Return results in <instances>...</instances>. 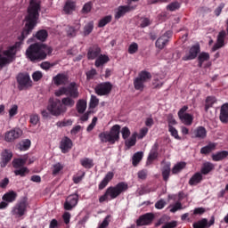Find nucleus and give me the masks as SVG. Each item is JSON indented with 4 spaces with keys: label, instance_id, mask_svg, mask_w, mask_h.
I'll use <instances>...</instances> for the list:
<instances>
[{
    "label": "nucleus",
    "instance_id": "f257e3e1",
    "mask_svg": "<svg viewBox=\"0 0 228 228\" xmlns=\"http://www.w3.org/2000/svg\"><path fill=\"white\" fill-rule=\"evenodd\" d=\"M40 0H31L28 8V13L25 17V28L21 33L22 40L35 29L40 17Z\"/></svg>",
    "mask_w": 228,
    "mask_h": 228
},
{
    "label": "nucleus",
    "instance_id": "f03ea898",
    "mask_svg": "<svg viewBox=\"0 0 228 228\" xmlns=\"http://www.w3.org/2000/svg\"><path fill=\"white\" fill-rule=\"evenodd\" d=\"M53 53V48L47 46L45 44L35 43L30 45L26 52L25 56L30 61L34 63L37 61H42L47 58V54H51Z\"/></svg>",
    "mask_w": 228,
    "mask_h": 228
},
{
    "label": "nucleus",
    "instance_id": "7ed1b4c3",
    "mask_svg": "<svg viewBox=\"0 0 228 228\" xmlns=\"http://www.w3.org/2000/svg\"><path fill=\"white\" fill-rule=\"evenodd\" d=\"M129 185L126 182H120L115 186L108 187L105 193L99 198V202H106V200H114L117 197H120L124 191H127Z\"/></svg>",
    "mask_w": 228,
    "mask_h": 228
},
{
    "label": "nucleus",
    "instance_id": "20e7f679",
    "mask_svg": "<svg viewBox=\"0 0 228 228\" xmlns=\"http://www.w3.org/2000/svg\"><path fill=\"white\" fill-rule=\"evenodd\" d=\"M98 137L102 143H110V145H114L116 142L120 140V126L118 125H115L111 127L110 132H102L99 134Z\"/></svg>",
    "mask_w": 228,
    "mask_h": 228
},
{
    "label": "nucleus",
    "instance_id": "39448f33",
    "mask_svg": "<svg viewBox=\"0 0 228 228\" xmlns=\"http://www.w3.org/2000/svg\"><path fill=\"white\" fill-rule=\"evenodd\" d=\"M20 45H22V41L16 42L12 46H10L0 54V68H3L4 65H8V63H12V61H13V58H15V54H17V51H20Z\"/></svg>",
    "mask_w": 228,
    "mask_h": 228
},
{
    "label": "nucleus",
    "instance_id": "423d86ee",
    "mask_svg": "<svg viewBox=\"0 0 228 228\" xmlns=\"http://www.w3.org/2000/svg\"><path fill=\"white\" fill-rule=\"evenodd\" d=\"M47 110L53 117H60V115H63L67 111V107L63 106L60 99H50Z\"/></svg>",
    "mask_w": 228,
    "mask_h": 228
},
{
    "label": "nucleus",
    "instance_id": "0eeeda50",
    "mask_svg": "<svg viewBox=\"0 0 228 228\" xmlns=\"http://www.w3.org/2000/svg\"><path fill=\"white\" fill-rule=\"evenodd\" d=\"M152 79V75L151 72L142 70L138 74V77L134 79V88L139 92H143L145 88V84L147 81Z\"/></svg>",
    "mask_w": 228,
    "mask_h": 228
},
{
    "label": "nucleus",
    "instance_id": "6e6552de",
    "mask_svg": "<svg viewBox=\"0 0 228 228\" xmlns=\"http://www.w3.org/2000/svg\"><path fill=\"white\" fill-rule=\"evenodd\" d=\"M26 211H28V200L24 198L12 208V215L16 218H20L26 215Z\"/></svg>",
    "mask_w": 228,
    "mask_h": 228
},
{
    "label": "nucleus",
    "instance_id": "1a4fd4ad",
    "mask_svg": "<svg viewBox=\"0 0 228 228\" xmlns=\"http://www.w3.org/2000/svg\"><path fill=\"white\" fill-rule=\"evenodd\" d=\"M17 81L19 84V90H24L26 88H29L31 86V77H29V74L28 73H20L17 76Z\"/></svg>",
    "mask_w": 228,
    "mask_h": 228
},
{
    "label": "nucleus",
    "instance_id": "9d476101",
    "mask_svg": "<svg viewBox=\"0 0 228 228\" xmlns=\"http://www.w3.org/2000/svg\"><path fill=\"white\" fill-rule=\"evenodd\" d=\"M77 202H79V195L77 193L70 194L66 199L64 209L66 211H72L77 206Z\"/></svg>",
    "mask_w": 228,
    "mask_h": 228
},
{
    "label": "nucleus",
    "instance_id": "9b49d317",
    "mask_svg": "<svg viewBox=\"0 0 228 228\" xmlns=\"http://www.w3.org/2000/svg\"><path fill=\"white\" fill-rule=\"evenodd\" d=\"M113 85L110 82H103L95 86L94 92L97 95H108L111 92Z\"/></svg>",
    "mask_w": 228,
    "mask_h": 228
},
{
    "label": "nucleus",
    "instance_id": "f8f14e48",
    "mask_svg": "<svg viewBox=\"0 0 228 228\" xmlns=\"http://www.w3.org/2000/svg\"><path fill=\"white\" fill-rule=\"evenodd\" d=\"M199 53H200V45L196 44L192 45L189 52L182 58L183 61H190L197 58Z\"/></svg>",
    "mask_w": 228,
    "mask_h": 228
},
{
    "label": "nucleus",
    "instance_id": "ddd939ff",
    "mask_svg": "<svg viewBox=\"0 0 228 228\" xmlns=\"http://www.w3.org/2000/svg\"><path fill=\"white\" fill-rule=\"evenodd\" d=\"M154 220V214L152 213H146L142 216H141L137 221H136V225L138 227H142L143 225H151Z\"/></svg>",
    "mask_w": 228,
    "mask_h": 228
},
{
    "label": "nucleus",
    "instance_id": "4468645a",
    "mask_svg": "<svg viewBox=\"0 0 228 228\" xmlns=\"http://www.w3.org/2000/svg\"><path fill=\"white\" fill-rule=\"evenodd\" d=\"M20 136H22V130L20 128H14L5 133L4 140L5 142H15Z\"/></svg>",
    "mask_w": 228,
    "mask_h": 228
},
{
    "label": "nucleus",
    "instance_id": "2eb2a0df",
    "mask_svg": "<svg viewBox=\"0 0 228 228\" xmlns=\"http://www.w3.org/2000/svg\"><path fill=\"white\" fill-rule=\"evenodd\" d=\"M134 6L131 5H120L115 10V19L118 20V19H121V17H124L126 13H129V12H133L134 10Z\"/></svg>",
    "mask_w": 228,
    "mask_h": 228
},
{
    "label": "nucleus",
    "instance_id": "dca6fc26",
    "mask_svg": "<svg viewBox=\"0 0 228 228\" xmlns=\"http://www.w3.org/2000/svg\"><path fill=\"white\" fill-rule=\"evenodd\" d=\"M170 37H172V31L168 30L157 39L155 43L156 47H158V49H165V45L168 44V40H170Z\"/></svg>",
    "mask_w": 228,
    "mask_h": 228
},
{
    "label": "nucleus",
    "instance_id": "f3484780",
    "mask_svg": "<svg viewBox=\"0 0 228 228\" xmlns=\"http://www.w3.org/2000/svg\"><path fill=\"white\" fill-rule=\"evenodd\" d=\"M211 225H215V216H212L209 222L207 218H202L193 224V228H209Z\"/></svg>",
    "mask_w": 228,
    "mask_h": 228
},
{
    "label": "nucleus",
    "instance_id": "a211bd4d",
    "mask_svg": "<svg viewBox=\"0 0 228 228\" xmlns=\"http://www.w3.org/2000/svg\"><path fill=\"white\" fill-rule=\"evenodd\" d=\"M81 29V23H76L74 26L69 25L66 28V35L68 38H74Z\"/></svg>",
    "mask_w": 228,
    "mask_h": 228
},
{
    "label": "nucleus",
    "instance_id": "6ab92c4d",
    "mask_svg": "<svg viewBox=\"0 0 228 228\" xmlns=\"http://www.w3.org/2000/svg\"><path fill=\"white\" fill-rule=\"evenodd\" d=\"M53 82L56 86H61V85L69 83V77L64 73H59L53 77Z\"/></svg>",
    "mask_w": 228,
    "mask_h": 228
},
{
    "label": "nucleus",
    "instance_id": "aec40b11",
    "mask_svg": "<svg viewBox=\"0 0 228 228\" xmlns=\"http://www.w3.org/2000/svg\"><path fill=\"white\" fill-rule=\"evenodd\" d=\"M100 55H101V47H99V45H94L89 47L87 51V59L96 60Z\"/></svg>",
    "mask_w": 228,
    "mask_h": 228
},
{
    "label": "nucleus",
    "instance_id": "412c9836",
    "mask_svg": "<svg viewBox=\"0 0 228 228\" xmlns=\"http://www.w3.org/2000/svg\"><path fill=\"white\" fill-rule=\"evenodd\" d=\"M67 88V95H69L72 99H77L79 97V91H77V86L76 82H71Z\"/></svg>",
    "mask_w": 228,
    "mask_h": 228
},
{
    "label": "nucleus",
    "instance_id": "4be33fe9",
    "mask_svg": "<svg viewBox=\"0 0 228 228\" xmlns=\"http://www.w3.org/2000/svg\"><path fill=\"white\" fill-rule=\"evenodd\" d=\"M60 149L61 150V152H63V154L69 152V151L72 149V140H70V138L69 137L62 138V140L61 141Z\"/></svg>",
    "mask_w": 228,
    "mask_h": 228
},
{
    "label": "nucleus",
    "instance_id": "5701e85b",
    "mask_svg": "<svg viewBox=\"0 0 228 228\" xmlns=\"http://www.w3.org/2000/svg\"><path fill=\"white\" fill-rule=\"evenodd\" d=\"M225 30H222L221 32H219L218 36H217V42L216 44L212 47V51H218V49H220L221 47H224V42L225 40Z\"/></svg>",
    "mask_w": 228,
    "mask_h": 228
},
{
    "label": "nucleus",
    "instance_id": "b1692460",
    "mask_svg": "<svg viewBox=\"0 0 228 228\" xmlns=\"http://www.w3.org/2000/svg\"><path fill=\"white\" fill-rule=\"evenodd\" d=\"M113 177H115V173L111 171L108 172L102 182L99 183V190H104L107 184H109L110 182L113 179Z\"/></svg>",
    "mask_w": 228,
    "mask_h": 228
},
{
    "label": "nucleus",
    "instance_id": "393cba45",
    "mask_svg": "<svg viewBox=\"0 0 228 228\" xmlns=\"http://www.w3.org/2000/svg\"><path fill=\"white\" fill-rule=\"evenodd\" d=\"M12 158H13V153L9 150H5L2 152V161L0 163L2 167H6L10 161H12Z\"/></svg>",
    "mask_w": 228,
    "mask_h": 228
},
{
    "label": "nucleus",
    "instance_id": "a878e982",
    "mask_svg": "<svg viewBox=\"0 0 228 228\" xmlns=\"http://www.w3.org/2000/svg\"><path fill=\"white\" fill-rule=\"evenodd\" d=\"M194 138H198V140H204L206 136H208V131L206 130V127L204 126H198L193 131Z\"/></svg>",
    "mask_w": 228,
    "mask_h": 228
},
{
    "label": "nucleus",
    "instance_id": "bb28decb",
    "mask_svg": "<svg viewBox=\"0 0 228 228\" xmlns=\"http://www.w3.org/2000/svg\"><path fill=\"white\" fill-rule=\"evenodd\" d=\"M158 156H159L158 144L155 143L149 153L146 164L151 165V163H152V161H154V159H158Z\"/></svg>",
    "mask_w": 228,
    "mask_h": 228
},
{
    "label": "nucleus",
    "instance_id": "cd10ccee",
    "mask_svg": "<svg viewBox=\"0 0 228 228\" xmlns=\"http://www.w3.org/2000/svg\"><path fill=\"white\" fill-rule=\"evenodd\" d=\"M202 173L197 172L195 173L189 180L190 186H197V184H200L202 183Z\"/></svg>",
    "mask_w": 228,
    "mask_h": 228
},
{
    "label": "nucleus",
    "instance_id": "c85d7f7f",
    "mask_svg": "<svg viewBox=\"0 0 228 228\" xmlns=\"http://www.w3.org/2000/svg\"><path fill=\"white\" fill-rule=\"evenodd\" d=\"M219 118L223 124H227L228 122V103L222 105L220 110Z\"/></svg>",
    "mask_w": 228,
    "mask_h": 228
},
{
    "label": "nucleus",
    "instance_id": "c756f323",
    "mask_svg": "<svg viewBox=\"0 0 228 228\" xmlns=\"http://www.w3.org/2000/svg\"><path fill=\"white\" fill-rule=\"evenodd\" d=\"M108 61H110V57L106 54H101L96 57L94 65L95 67L99 68V67H104V65H106V63H108Z\"/></svg>",
    "mask_w": 228,
    "mask_h": 228
},
{
    "label": "nucleus",
    "instance_id": "7c9ffc66",
    "mask_svg": "<svg viewBox=\"0 0 228 228\" xmlns=\"http://www.w3.org/2000/svg\"><path fill=\"white\" fill-rule=\"evenodd\" d=\"M163 167H162V177L163 180L167 183L170 177V162H162Z\"/></svg>",
    "mask_w": 228,
    "mask_h": 228
},
{
    "label": "nucleus",
    "instance_id": "2f4dec72",
    "mask_svg": "<svg viewBox=\"0 0 228 228\" xmlns=\"http://www.w3.org/2000/svg\"><path fill=\"white\" fill-rule=\"evenodd\" d=\"M212 170H215V164L211 162H205L201 167L200 174L201 175H208V174H209V172H212Z\"/></svg>",
    "mask_w": 228,
    "mask_h": 228
},
{
    "label": "nucleus",
    "instance_id": "473e14b6",
    "mask_svg": "<svg viewBox=\"0 0 228 228\" xmlns=\"http://www.w3.org/2000/svg\"><path fill=\"white\" fill-rule=\"evenodd\" d=\"M227 157H228L227 151H217L212 154L213 161H224V159H227Z\"/></svg>",
    "mask_w": 228,
    "mask_h": 228
},
{
    "label": "nucleus",
    "instance_id": "72a5a7b5",
    "mask_svg": "<svg viewBox=\"0 0 228 228\" xmlns=\"http://www.w3.org/2000/svg\"><path fill=\"white\" fill-rule=\"evenodd\" d=\"M184 126H191L193 124V115L187 113L178 117Z\"/></svg>",
    "mask_w": 228,
    "mask_h": 228
},
{
    "label": "nucleus",
    "instance_id": "f704fd0d",
    "mask_svg": "<svg viewBox=\"0 0 228 228\" xmlns=\"http://www.w3.org/2000/svg\"><path fill=\"white\" fill-rule=\"evenodd\" d=\"M63 10L67 15H70V13L76 10V3L72 1H67Z\"/></svg>",
    "mask_w": 228,
    "mask_h": 228
},
{
    "label": "nucleus",
    "instance_id": "c9c22d12",
    "mask_svg": "<svg viewBox=\"0 0 228 228\" xmlns=\"http://www.w3.org/2000/svg\"><path fill=\"white\" fill-rule=\"evenodd\" d=\"M136 136H138V133L134 132L129 139H126L125 145L127 149H131V147L136 145Z\"/></svg>",
    "mask_w": 228,
    "mask_h": 228
},
{
    "label": "nucleus",
    "instance_id": "e433bc0d",
    "mask_svg": "<svg viewBox=\"0 0 228 228\" xmlns=\"http://www.w3.org/2000/svg\"><path fill=\"white\" fill-rule=\"evenodd\" d=\"M2 199L3 200H5V202H15L17 199V192L11 191L5 193Z\"/></svg>",
    "mask_w": 228,
    "mask_h": 228
},
{
    "label": "nucleus",
    "instance_id": "4c0bfd02",
    "mask_svg": "<svg viewBox=\"0 0 228 228\" xmlns=\"http://www.w3.org/2000/svg\"><path fill=\"white\" fill-rule=\"evenodd\" d=\"M143 159V152L142 151H137L134 154L132 158V165L134 167H138V163Z\"/></svg>",
    "mask_w": 228,
    "mask_h": 228
},
{
    "label": "nucleus",
    "instance_id": "58836bf2",
    "mask_svg": "<svg viewBox=\"0 0 228 228\" xmlns=\"http://www.w3.org/2000/svg\"><path fill=\"white\" fill-rule=\"evenodd\" d=\"M216 149V143L209 142L207 146L201 148V154H209V152H213Z\"/></svg>",
    "mask_w": 228,
    "mask_h": 228
},
{
    "label": "nucleus",
    "instance_id": "ea45409f",
    "mask_svg": "<svg viewBox=\"0 0 228 228\" xmlns=\"http://www.w3.org/2000/svg\"><path fill=\"white\" fill-rule=\"evenodd\" d=\"M208 60H209V53L206 52H202L198 56V61H199L198 66L202 67V64L204 63V61H208Z\"/></svg>",
    "mask_w": 228,
    "mask_h": 228
},
{
    "label": "nucleus",
    "instance_id": "a19ab883",
    "mask_svg": "<svg viewBox=\"0 0 228 228\" xmlns=\"http://www.w3.org/2000/svg\"><path fill=\"white\" fill-rule=\"evenodd\" d=\"M185 167H186V163L185 162H178L177 164H175L171 172H172V174H179V172L183 170V168H185Z\"/></svg>",
    "mask_w": 228,
    "mask_h": 228
},
{
    "label": "nucleus",
    "instance_id": "79ce46f5",
    "mask_svg": "<svg viewBox=\"0 0 228 228\" xmlns=\"http://www.w3.org/2000/svg\"><path fill=\"white\" fill-rule=\"evenodd\" d=\"M77 110L78 113H85V111H86V101L79 100L77 102Z\"/></svg>",
    "mask_w": 228,
    "mask_h": 228
},
{
    "label": "nucleus",
    "instance_id": "37998d69",
    "mask_svg": "<svg viewBox=\"0 0 228 228\" xmlns=\"http://www.w3.org/2000/svg\"><path fill=\"white\" fill-rule=\"evenodd\" d=\"M112 19H113V17L111 15L103 17L102 20H100V21L98 23V28H104V26H106L107 24H110V22H111Z\"/></svg>",
    "mask_w": 228,
    "mask_h": 228
},
{
    "label": "nucleus",
    "instance_id": "c03bdc74",
    "mask_svg": "<svg viewBox=\"0 0 228 228\" xmlns=\"http://www.w3.org/2000/svg\"><path fill=\"white\" fill-rule=\"evenodd\" d=\"M80 163L84 168H92L94 167V160L88 158L82 159Z\"/></svg>",
    "mask_w": 228,
    "mask_h": 228
},
{
    "label": "nucleus",
    "instance_id": "a18cd8bd",
    "mask_svg": "<svg viewBox=\"0 0 228 228\" xmlns=\"http://www.w3.org/2000/svg\"><path fill=\"white\" fill-rule=\"evenodd\" d=\"M26 165V159H14L12 161V167L14 168H20Z\"/></svg>",
    "mask_w": 228,
    "mask_h": 228
},
{
    "label": "nucleus",
    "instance_id": "49530a36",
    "mask_svg": "<svg viewBox=\"0 0 228 228\" xmlns=\"http://www.w3.org/2000/svg\"><path fill=\"white\" fill-rule=\"evenodd\" d=\"M47 30H39L36 34V37L41 42H45V40L47 39Z\"/></svg>",
    "mask_w": 228,
    "mask_h": 228
},
{
    "label": "nucleus",
    "instance_id": "de8ad7c7",
    "mask_svg": "<svg viewBox=\"0 0 228 228\" xmlns=\"http://www.w3.org/2000/svg\"><path fill=\"white\" fill-rule=\"evenodd\" d=\"M215 102H216V98H215L213 96L207 97L205 111H208V110H209L211 108V106H213V104H215Z\"/></svg>",
    "mask_w": 228,
    "mask_h": 228
},
{
    "label": "nucleus",
    "instance_id": "09e8293b",
    "mask_svg": "<svg viewBox=\"0 0 228 228\" xmlns=\"http://www.w3.org/2000/svg\"><path fill=\"white\" fill-rule=\"evenodd\" d=\"M94 31V21L88 22L85 27H84V35L85 37H88L90 33Z\"/></svg>",
    "mask_w": 228,
    "mask_h": 228
},
{
    "label": "nucleus",
    "instance_id": "8fccbe9b",
    "mask_svg": "<svg viewBox=\"0 0 228 228\" xmlns=\"http://www.w3.org/2000/svg\"><path fill=\"white\" fill-rule=\"evenodd\" d=\"M61 102L68 108H72L76 104V102L70 97L62 98Z\"/></svg>",
    "mask_w": 228,
    "mask_h": 228
},
{
    "label": "nucleus",
    "instance_id": "3c124183",
    "mask_svg": "<svg viewBox=\"0 0 228 228\" xmlns=\"http://www.w3.org/2000/svg\"><path fill=\"white\" fill-rule=\"evenodd\" d=\"M99 106V98L95 95H91L90 102H89V107L94 110Z\"/></svg>",
    "mask_w": 228,
    "mask_h": 228
},
{
    "label": "nucleus",
    "instance_id": "603ef678",
    "mask_svg": "<svg viewBox=\"0 0 228 228\" xmlns=\"http://www.w3.org/2000/svg\"><path fill=\"white\" fill-rule=\"evenodd\" d=\"M61 170H63V165L61 163L54 164L52 170L53 175H58Z\"/></svg>",
    "mask_w": 228,
    "mask_h": 228
},
{
    "label": "nucleus",
    "instance_id": "864d4df0",
    "mask_svg": "<svg viewBox=\"0 0 228 228\" xmlns=\"http://www.w3.org/2000/svg\"><path fill=\"white\" fill-rule=\"evenodd\" d=\"M31 147V141L29 139H26L25 141L21 142L20 144V151H28Z\"/></svg>",
    "mask_w": 228,
    "mask_h": 228
},
{
    "label": "nucleus",
    "instance_id": "5fc2aeb1",
    "mask_svg": "<svg viewBox=\"0 0 228 228\" xmlns=\"http://www.w3.org/2000/svg\"><path fill=\"white\" fill-rule=\"evenodd\" d=\"M15 175H20V177H25L27 174H29V169L28 167H21L14 171Z\"/></svg>",
    "mask_w": 228,
    "mask_h": 228
},
{
    "label": "nucleus",
    "instance_id": "6e6d98bb",
    "mask_svg": "<svg viewBox=\"0 0 228 228\" xmlns=\"http://www.w3.org/2000/svg\"><path fill=\"white\" fill-rule=\"evenodd\" d=\"M72 119H64L63 121H59L56 123L58 127H68L69 126H72Z\"/></svg>",
    "mask_w": 228,
    "mask_h": 228
},
{
    "label": "nucleus",
    "instance_id": "4d7b16f0",
    "mask_svg": "<svg viewBox=\"0 0 228 228\" xmlns=\"http://www.w3.org/2000/svg\"><path fill=\"white\" fill-rule=\"evenodd\" d=\"M168 131L171 134V136L175 138V140H181V137L179 136V132L177 131V129H175V127L168 126Z\"/></svg>",
    "mask_w": 228,
    "mask_h": 228
},
{
    "label": "nucleus",
    "instance_id": "13d9d810",
    "mask_svg": "<svg viewBox=\"0 0 228 228\" xmlns=\"http://www.w3.org/2000/svg\"><path fill=\"white\" fill-rule=\"evenodd\" d=\"M179 8H181V4L178 2H173L167 6V10L169 12H175V10H179Z\"/></svg>",
    "mask_w": 228,
    "mask_h": 228
},
{
    "label": "nucleus",
    "instance_id": "bf43d9fd",
    "mask_svg": "<svg viewBox=\"0 0 228 228\" xmlns=\"http://www.w3.org/2000/svg\"><path fill=\"white\" fill-rule=\"evenodd\" d=\"M17 113H19V106L17 104H14L9 110V118H13V117H15Z\"/></svg>",
    "mask_w": 228,
    "mask_h": 228
},
{
    "label": "nucleus",
    "instance_id": "052dcab7",
    "mask_svg": "<svg viewBox=\"0 0 228 228\" xmlns=\"http://www.w3.org/2000/svg\"><path fill=\"white\" fill-rule=\"evenodd\" d=\"M121 134L123 140H127L128 136H131V130H129V127L125 126L121 130Z\"/></svg>",
    "mask_w": 228,
    "mask_h": 228
},
{
    "label": "nucleus",
    "instance_id": "680f3d73",
    "mask_svg": "<svg viewBox=\"0 0 228 228\" xmlns=\"http://www.w3.org/2000/svg\"><path fill=\"white\" fill-rule=\"evenodd\" d=\"M148 171L147 169H142L137 173L138 179H141V181H145L147 179Z\"/></svg>",
    "mask_w": 228,
    "mask_h": 228
},
{
    "label": "nucleus",
    "instance_id": "e2e57ef3",
    "mask_svg": "<svg viewBox=\"0 0 228 228\" xmlns=\"http://www.w3.org/2000/svg\"><path fill=\"white\" fill-rule=\"evenodd\" d=\"M92 12V2H87L82 8V13H90Z\"/></svg>",
    "mask_w": 228,
    "mask_h": 228
},
{
    "label": "nucleus",
    "instance_id": "0e129e2a",
    "mask_svg": "<svg viewBox=\"0 0 228 228\" xmlns=\"http://www.w3.org/2000/svg\"><path fill=\"white\" fill-rule=\"evenodd\" d=\"M138 52V44L132 43L128 47L129 54H134V53Z\"/></svg>",
    "mask_w": 228,
    "mask_h": 228
},
{
    "label": "nucleus",
    "instance_id": "69168bd1",
    "mask_svg": "<svg viewBox=\"0 0 228 228\" xmlns=\"http://www.w3.org/2000/svg\"><path fill=\"white\" fill-rule=\"evenodd\" d=\"M56 97H61V95H67V87H60L55 91Z\"/></svg>",
    "mask_w": 228,
    "mask_h": 228
},
{
    "label": "nucleus",
    "instance_id": "338daca9",
    "mask_svg": "<svg viewBox=\"0 0 228 228\" xmlns=\"http://www.w3.org/2000/svg\"><path fill=\"white\" fill-rule=\"evenodd\" d=\"M44 77V74L42 71H36L32 74L33 81H40Z\"/></svg>",
    "mask_w": 228,
    "mask_h": 228
},
{
    "label": "nucleus",
    "instance_id": "774afa93",
    "mask_svg": "<svg viewBox=\"0 0 228 228\" xmlns=\"http://www.w3.org/2000/svg\"><path fill=\"white\" fill-rule=\"evenodd\" d=\"M110 218H111V216H107L104 219H103V221H102V223L98 226V228H106V227H108V225H110Z\"/></svg>",
    "mask_w": 228,
    "mask_h": 228
}]
</instances>
